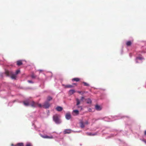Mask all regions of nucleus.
<instances>
[{"mask_svg":"<svg viewBox=\"0 0 146 146\" xmlns=\"http://www.w3.org/2000/svg\"><path fill=\"white\" fill-rule=\"evenodd\" d=\"M60 117V115L58 114H55L53 116V120L56 123L59 124L61 123Z\"/></svg>","mask_w":146,"mask_h":146,"instance_id":"obj_1","label":"nucleus"},{"mask_svg":"<svg viewBox=\"0 0 146 146\" xmlns=\"http://www.w3.org/2000/svg\"><path fill=\"white\" fill-rule=\"evenodd\" d=\"M5 74L7 76H11V78L12 79H15L16 78V75L13 74L12 71H9L8 70L5 71Z\"/></svg>","mask_w":146,"mask_h":146,"instance_id":"obj_2","label":"nucleus"},{"mask_svg":"<svg viewBox=\"0 0 146 146\" xmlns=\"http://www.w3.org/2000/svg\"><path fill=\"white\" fill-rule=\"evenodd\" d=\"M50 106V103L48 101L45 102L42 105V107L45 109L48 108Z\"/></svg>","mask_w":146,"mask_h":146,"instance_id":"obj_3","label":"nucleus"},{"mask_svg":"<svg viewBox=\"0 0 146 146\" xmlns=\"http://www.w3.org/2000/svg\"><path fill=\"white\" fill-rule=\"evenodd\" d=\"M30 105L32 107L35 108L37 106L38 103L35 102L34 101H33L30 104Z\"/></svg>","mask_w":146,"mask_h":146,"instance_id":"obj_4","label":"nucleus"},{"mask_svg":"<svg viewBox=\"0 0 146 146\" xmlns=\"http://www.w3.org/2000/svg\"><path fill=\"white\" fill-rule=\"evenodd\" d=\"M66 118L68 120L71 117V115L70 113H66L65 115Z\"/></svg>","mask_w":146,"mask_h":146,"instance_id":"obj_5","label":"nucleus"},{"mask_svg":"<svg viewBox=\"0 0 146 146\" xmlns=\"http://www.w3.org/2000/svg\"><path fill=\"white\" fill-rule=\"evenodd\" d=\"M42 137L44 138L45 139H52L53 138V137L52 136H48L47 135H42Z\"/></svg>","mask_w":146,"mask_h":146,"instance_id":"obj_6","label":"nucleus"},{"mask_svg":"<svg viewBox=\"0 0 146 146\" xmlns=\"http://www.w3.org/2000/svg\"><path fill=\"white\" fill-rule=\"evenodd\" d=\"M71 132L70 129H66L64 131V134L70 133Z\"/></svg>","mask_w":146,"mask_h":146,"instance_id":"obj_7","label":"nucleus"},{"mask_svg":"<svg viewBox=\"0 0 146 146\" xmlns=\"http://www.w3.org/2000/svg\"><path fill=\"white\" fill-rule=\"evenodd\" d=\"M80 123V127L81 128H84L85 127V125L84 123L82 121H81Z\"/></svg>","mask_w":146,"mask_h":146,"instance_id":"obj_8","label":"nucleus"},{"mask_svg":"<svg viewBox=\"0 0 146 146\" xmlns=\"http://www.w3.org/2000/svg\"><path fill=\"white\" fill-rule=\"evenodd\" d=\"M95 108L98 111H100L101 110V107L97 105L95 106Z\"/></svg>","mask_w":146,"mask_h":146,"instance_id":"obj_9","label":"nucleus"},{"mask_svg":"<svg viewBox=\"0 0 146 146\" xmlns=\"http://www.w3.org/2000/svg\"><path fill=\"white\" fill-rule=\"evenodd\" d=\"M17 65L18 66H19L21 65H22L23 63L22 62V61L21 60H19L17 61Z\"/></svg>","mask_w":146,"mask_h":146,"instance_id":"obj_10","label":"nucleus"},{"mask_svg":"<svg viewBox=\"0 0 146 146\" xmlns=\"http://www.w3.org/2000/svg\"><path fill=\"white\" fill-rule=\"evenodd\" d=\"M56 109L57 111H60L62 110V108L60 106L57 107Z\"/></svg>","mask_w":146,"mask_h":146,"instance_id":"obj_11","label":"nucleus"},{"mask_svg":"<svg viewBox=\"0 0 146 146\" xmlns=\"http://www.w3.org/2000/svg\"><path fill=\"white\" fill-rule=\"evenodd\" d=\"M80 80V79L78 78H74L72 79V81L78 82Z\"/></svg>","mask_w":146,"mask_h":146,"instance_id":"obj_12","label":"nucleus"},{"mask_svg":"<svg viewBox=\"0 0 146 146\" xmlns=\"http://www.w3.org/2000/svg\"><path fill=\"white\" fill-rule=\"evenodd\" d=\"M73 87V86L71 85H67L64 86V87L65 88H72Z\"/></svg>","mask_w":146,"mask_h":146,"instance_id":"obj_13","label":"nucleus"},{"mask_svg":"<svg viewBox=\"0 0 146 146\" xmlns=\"http://www.w3.org/2000/svg\"><path fill=\"white\" fill-rule=\"evenodd\" d=\"M15 146H24V144L22 143H17Z\"/></svg>","mask_w":146,"mask_h":146,"instance_id":"obj_14","label":"nucleus"},{"mask_svg":"<svg viewBox=\"0 0 146 146\" xmlns=\"http://www.w3.org/2000/svg\"><path fill=\"white\" fill-rule=\"evenodd\" d=\"M75 92V91L74 90H70L69 91V94L71 95L73 94Z\"/></svg>","mask_w":146,"mask_h":146,"instance_id":"obj_15","label":"nucleus"},{"mask_svg":"<svg viewBox=\"0 0 146 146\" xmlns=\"http://www.w3.org/2000/svg\"><path fill=\"white\" fill-rule=\"evenodd\" d=\"M76 102H77V103H76V106H78L80 104V100L78 98H76Z\"/></svg>","mask_w":146,"mask_h":146,"instance_id":"obj_16","label":"nucleus"},{"mask_svg":"<svg viewBox=\"0 0 146 146\" xmlns=\"http://www.w3.org/2000/svg\"><path fill=\"white\" fill-rule=\"evenodd\" d=\"M87 101V103L88 104H91L92 103L91 100L89 98H88L86 100Z\"/></svg>","mask_w":146,"mask_h":146,"instance_id":"obj_17","label":"nucleus"},{"mask_svg":"<svg viewBox=\"0 0 146 146\" xmlns=\"http://www.w3.org/2000/svg\"><path fill=\"white\" fill-rule=\"evenodd\" d=\"M52 100V97L50 96H48L47 98V101L48 102L50 101V100Z\"/></svg>","mask_w":146,"mask_h":146,"instance_id":"obj_18","label":"nucleus"},{"mask_svg":"<svg viewBox=\"0 0 146 146\" xmlns=\"http://www.w3.org/2000/svg\"><path fill=\"white\" fill-rule=\"evenodd\" d=\"M143 59V58L141 57H137L136 58V62L138 63V62H137V60H142Z\"/></svg>","mask_w":146,"mask_h":146,"instance_id":"obj_19","label":"nucleus"},{"mask_svg":"<svg viewBox=\"0 0 146 146\" xmlns=\"http://www.w3.org/2000/svg\"><path fill=\"white\" fill-rule=\"evenodd\" d=\"M23 103L26 106H28L29 105V103L28 102L24 101Z\"/></svg>","mask_w":146,"mask_h":146,"instance_id":"obj_20","label":"nucleus"},{"mask_svg":"<svg viewBox=\"0 0 146 146\" xmlns=\"http://www.w3.org/2000/svg\"><path fill=\"white\" fill-rule=\"evenodd\" d=\"M73 112L75 113L76 115H78L79 113V111L77 110H74L73 111Z\"/></svg>","mask_w":146,"mask_h":146,"instance_id":"obj_21","label":"nucleus"},{"mask_svg":"<svg viewBox=\"0 0 146 146\" xmlns=\"http://www.w3.org/2000/svg\"><path fill=\"white\" fill-rule=\"evenodd\" d=\"M82 83L83 84H84V86H90L89 84L88 83L86 82H82Z\"/></svg>","mask_w":146,"mask_h":146,"instance_id":"obj_22","label":"nucleus"},{"mask_svg":"<svg viewBox=\"0 0 146 146\" xmlns=\"http://www.w3.org/2000/svg\"><path fill=\"white\" fill-rule=\"evenodd\" d=\"M131 43L130 41H127L126 43V45L127 46H129L131 44Z\"/></svg>","mask_w":146,"mask_h":146,"instance_id":"obj_23","label":"nucleus"},{"mask_svg":"<svg viewBox=\"0 0 146 146\" xmlns=\"http://www.w3.org/2000/svg\"><path fill=\"white\" fill-rule=\"evenodd\" d=\"M87 134L88 135L91 136V135H96V133H94V134H92L91 133H87Z\"/></svg>","mask_w":146,"mask_h":146,"instance_id":"obj_24","label":"nucleus"},{"mask_svg":"<svg viewBox=\"0 0 146 146\" xmlns=\"http://www.w3.org/2000/svg\"><path fill=\"white\" fill-rule=\"evenodd\" d=\"M25 146H32V145L31 143H28L26 144Z\"/></svg>","mask_w":146,"mask_h":146,"instance_id":"obj_25","label":"nucleus"},{"mask_svg":"<svg viewBox=\"0 0 146 146\" xmlns=\"http://www.w3.org/2000/svg\"><path fill=\"white\" fill-rule=\"evenodd\" d=\"M77 92L78 93L80 94H81L82 95V94H84V92H82L80 91H78Z\"/></svg>","mask_w":146,"mask_h":146,"instance_id":"obj_26","label":"nucleus"},{"mask_svg":"<svg viewBox=\"0 0 146 146\" xmlns=\"http://www.w3.org/2000/svg\"><path fill=\"white\" fill-rule=\"evenodd\" d=\"M20 72V70H18L16 71L15 73L16 74H18Z\"/></svg>","mask_w":146,"mask_h":146,"instance_id":"obj_27","label":"nucleus"},{"mask_svg":"<svg viewBox=\"0 0 146 146\" xmlns=\"http://www.w3.org/2000/svg\"><path fill=\"white\" fill-rule=\"evenodd\" d=\"M37 106L40 108L42 107V105L41 104H38V103Z\"/></svg>","mask_w":146,"mask_h":146,"instance_id":"obj_28","label":"nucleus"},{"mask_svg":"<svg viewBox=\"0 0 146 146\" xmlns=\"http://www.w3.org/2000/svg\"><path fill=\"white\" fill-rule=\"evenodd\" d=\"M84 123V125H87L89 124V123L87 121H86Z\"/></svg>","mask_w":146,"mask_h":146,"instance_id":"obj_29","label":"nucleus"},{"mask_svg":"<svg viewBox=\"0 0 146 146\" xmlns=\"http://www.w3.org/2000/svg\"><path fill=\"white\" fill-rule=\"evenodd\" d=\"M28 82L29 83H33V82L31 80H28Z\"/></svg>","mask_w":146,"mask_h":146,"instance_id":"obj_30","label":"nucleus"},{"mask_svg":"<svg viewBox=\"0 0 146 146\" xmlns=\"http://www.w3.org/2000/svg\"><path fill=\"white\" fill-rule=\"evenodd\" d=\"M84 99V97H82L81 98V99H80V100L82 101Z\"/></svg>","mask_w":146,"mask_h":146,"instance_id":"obj_31","label":"nucleus"},{"mask_svg":"<svg viewBox=\"0 0 146 146\" xmlns=\"http://www.w3.org/2000/svg\"><path fill=\"white\" fill-rule=\"evenodd\" d=\"M31 77L32 78H35V76L34 75H33L31 76Z\"/></svg>","mask_w":146,"mask_h":146,"instance_id":"obj_32","label":"nucleus"},{"mask_svg":"<svg viewBox=\"0 0 146 146\" xmlns=\"http://www.w3.org/2000/svg\"><path fill=\"white\" fill-rule=\"evenodd\" d=\"M144 134L145 135H146V130L144 132Z\"/></svg>","mask_w":146,"mask_h":146,"instance_id":"obj_33","label":"nucleus"},{"mask_svg":"<svg viewBox=\"0 0 146 146\" xmlns=\"http://www.w3.org/2000/svg\"><path fill=\"white\" fill-rule=\"evenodd\" d=\"M74 84V85H76V83H74V84Z\"/></svg>","mask_w":146,"mask_h":146,"instance_id":"obj_34","label":"nucleus"},{"mask_svg":"<svg viewBox=\"0 0 146 146\" xmlns=\"http://www.w3.org/2000/svg\"><path fill=\"white\" fill-rule=\"evenodd\" d=\"M145 142L146 143V141H145Z\"/></svg>","mask_w":146,"mask_h":146,"instance_id":"obj_35","label":"nucleus"}]
</instances>
